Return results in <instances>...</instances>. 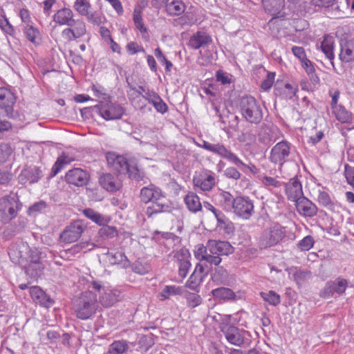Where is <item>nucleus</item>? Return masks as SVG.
I'll return each instance as SVG.
<instances>
[{"instance_id":"obj_2","label":"nucleus","mask_w":354,"mask_h":354,"mask_svg":"<svg viewBox=\"0 0 354 354\" xmlns=\"http://www.w3.org/2000/svg\"><path fill=\"white\" fill-rule=\"evenodd\" d=\"M99 307L97 295L91 290L84 291L73 301V310L77 318L86 320L95 313Z\"/></svg>"},{"instance_id":"obj_31","label":"nucleus","mask_w":354,"mask_h":354,"mask_svg":"<svg viewBox=\"0 0 354 354\" xmlns=\"http://www.w3.org/2000/svg\"><path fill=\"white\" fill-rule=\"evenodd\" d=\"M334 45L335 39L333 37L327 35L324 37L320 46L322 51L325 55L326 57L330 60L333 68H335V64L333 62L335 59Z\"/></svg>"},{"instance_id":"obj_11","label":"nucleus","mask_w":354,"mask_h":354,"mask_svg":"<svg viewBox=\"0 0 354 354\" xmlns=\"http://www.w3.org/2000/svg\"><path fill=\"white\" fill-rule=\"evenodd\" d=\"M348 287V281L344 278L337 277L335 280H330L326 283L324 287L320 291V297L324 299H330L335 294L342 295Z\"/></svg>"},{"instance_id":"obj_36","label":"nucleus","mask_w":354,"mask_h":354,"mask_svg":"<svg viewBox=\"0 0 354 354\" xmlns=\"http://www.w3.org/2000/svg\"><path fill=\"white\" fill-rule=\"evenodd\" d=\"M133 19L136 28L140 32L142 39L146 41L149 40V35L148 30L143 22L140 10H138L136 9L134 10Z\"/></svg>"},{"instance_id":"obj_60","label":"nucleus","mask_w":354,"mask_h":354,"mask_svg":"<svg viewBox=\"0 0 354 354\" xmlns=\"http://www.w3.org/2000/svg\"><path fill=\"white\" fill-rule=\"evenodd\" d=\"M313 238L311 236H306L299 241L297 246L301 250L308 251L313 248Z\"/></svg>"},{"instance_id":"obj_8","label":"nucleus","mask_w":354,"mask_h":354,"mask_svg":"<svg viewBox=\"0 0 354 354\" xmlns=\"http://www.w3.org/2000/svg\"><path fill=\"white\" fill-rule=\"evenodd\" d=\"M94 109L106 120L120 119L124 113L122 106L111 103L109 100L101 102L99 104L95 105Z\"/></svg>"},{"instance_id":"obj_42","label":"nucleus","mask_w":354,"mask_h":354,"mask_svg":"<svg viewBox=\"0 0 354 354\" xmlns=\"http://www.w3.org/2000/svg\"><path fill=\"white\" fill-rule=\"evenodd\" d=\"M166 10L169 15L178 16L185 10V6L180 0H174L167 3Z\"/></svg>"},{"instance_id":"obj_48","label":"nucleus","mask_w":354,"mask_h":354,"mask_svg":"<svg viewBox=\"0 0 354 354\" xmlns=\"http://www.w3.org/2000/svg\"><path fill=\"white\" fill-rule=\"evenodd\" d=\"M106 255L111 264H120L124 261H128L127 257L122 251H108Z\"/></svg>"},{"instance_id":"obj_15","label":"nucleus","mask_w":354,"mask_h":354,"mask_svg":"<svg viewBox=\"0 0 354 354\" xmlns=\"http://www.w3.org/2000/svg\"><path fill=\"white\" fill-rule=\"evenodd\" d=\"M193 183L195 187L203 191H210L216 185V174L212 171L204 170L194 177Z\"/></svg>"},{"instance_id":"obj_39","label":"nucleus","mask_w":354,"mask_h":354,"mask_svg":"<svg viewBox=\"0 0 354 354\" xmlns=\"http://www.w3.org/2000/svg\"><path fill=\"white\" fill-rule=\"evenodd\" d=\"M131 343L126 340H115L109 346V354H124L127 353Z\"/></svg>"},{"instance_id":"obj_7","label":"nucleus","mask_w":354,"mask_h":354,"mask_svg":"<svg viewBox=\"0 0 354 354\" xmlns=\"http://www.w3.org/2000/svg\"><path fill=\"white\" fill-rule=\"evenodd\" d=\"M21 204L15 196H6L0 199V220L7 223L17 216Z\"/></svg>"},{"instance_id":"obj_16","label":"nucleus","mask_w":354,"mask_h":354,"mask_svg":"<svg viewBox=\"0 0 354 354\" xmlns=\"http://www.w3.org/2000/svg\"><path fill=\"white\" fill-rule=\"evenodd\" d=\"M29 251V246L26 243L19 241L12 243L8 248V255L15 263H23L27 259L26 254Z\"/></svg>"},{"instance_id":"obj_41","label":"nucleus","mask_w":354,"mask_h":354,"mask_svg":"<svg viewBox=\"0 0 354 354\" xmlns=\"http://www.w3.org/2000/svg\"><path fill=\"white\" fill-rule=\"evenodd\" d=\"M73 160V158L70 157L68 155L63 153L59 156L52 167L50 176H55L64 167V165L71 163Z\"/></svg>"},{"instance_id":"obj_18","label":"nucleus","mask_w":354,"mask_h":354,"mask_svg":"<svg viewBox=\"0 0 354 354\" xmlns=\"http://www.w3.org/2000/svg\"><path fill=\"white\" fill-rule=\"evenodd\" d=\"M83 227L78 222L72 223L66 226L60 234L61 240L66 243H71L77 241L83 232Z\"/></svg>"},{"instance_id":"obj_38","label":"nucleus","mask_w":354,"mask_h":354,"mask_svg":"<svg viewBox=\"0 0 354 354\" xmlns=\"http://www.w3.org/2000/svg\"><path fill=\"white\" fill-rule=\"evenodd\" d=\"M128 98L132 105L136 109L140 110L142 113H146L151 111V108L147 105V101H145L143 96H136L135 95H131V93L128 94Z\"/></svg>"},{"instance_id":"obj_28","label":"nucleus","mask_w":354,"mask_h":354,"mask_svg":"<svg viewBox=\"0 0 354 354\" xmlns=\"http://www.w3.org/2000/svg\"><path fill=\"white\" fill-rule=\"evenodd\" d=\"M212 42L211 37L205 32L198 31L189 39L188 46L193 49H198Z\"/></svg>"},{"instance_id":"obj_43","label":"nucleus","mask_w":354,"mask_h":354,"mask_svg":"<svg viewBox=\"0 0 354 354\" xmlns=\"http://www.w3.org/2000/svg\"><path fill=\"white\" fill-rule=\"evenodd\" d=\"M41 170L37 167H34L30 169H25L22 171L21 175L20 176V180H23V178L25 177L28 180H29L30 183H37L39 178H41Z\"/></svg>"},{"instance_id":"obj_62","label":"nucleus","mask_w":354,"mask_h":354,"mask_svg":"<svg viewBox=\"0 0 354 354\" xmlns=\"http://www.w3.org/2000/svg\"><path fill=\"white\" fill-rule=\"evenodd\" d=\"M261 182L266 187L278 188L282 185V183L278 180L276 178L268 176H263L262 178Z\"/></svg>"},{"instance_id":"obj_14","label":"nucleus","mask_w":354,"mask_h":354,"mask_svg":"<svg viewBox=\"0 0 354 354\" xmlns=\"http://www.w3.org/2000/svg\"><path fill=\"white\" fill-rule=\"evenodd\" d=\"M89 180V173L82 168H73L68 170L65 174L66 182L76 187L86 185Z\"/></svg>"},{"instance_id":"obj_54","label":"nucleus","mask_w":354,"mask_h":354,"mask_svg":"<svg viewBox=\"0 0 354 354\" xmlns=\"http://www.w3.org/2000/svg\"><path fill=\"white\" fill-rule=\"evenodd\" d=\"M126 174H128L131 179L136 181H140L144 178V174L138 169L133 162L129 166V169L126 171Z\"/></svg>"},{"instance_id":"obj_63","label":"nucleus","mask_w":354,"mask_h":354,"mask_svg":"<svg viewBox=\"0 0 354 354\" xmlns=\"http://www.w3.org/2000/svg\"><path fill=\"white\" fill-rule=\"evenodd\" d=\"M224 176L227 178L238 180L241 178V174L236 167H229L225 169Z\"/></svg>"},{"instance_id":"obj_1","label":"nucleus","mask_w":354,"mask_h":354,"mask_svg":"<svg viewBox=\"0 0 354 354\" xmlns=\"http://www.w3.org/2000/svg\"><path fill=\"white\" fill-rule=\"evenodd\" d=\"M234 252V248L229 242L209 240L205 247H198L196 257L201 261H205L210 265L218 266L222 259L221 256H227Z\"/></svg>"},{"instance_id":"obj_33","label":"nucleus","mask_w":354,"mask_h":354,"mask_svg":"<svg viewBox=\"0 0 354 354\" xmlns=\"http://www.w3.org/2000/svg\"><path fill=\"white\" fill-rule=\"evenodd\" d=\"M317 201L320 205L331 212H337L339 210L340 205L337 203L333 201L329 194L324 191L319 192L317 197Z\"/></svg>"},{"instance_id":"obj_4","label":"nucleus","mask_w":354,"mask_h":354,"mask_svg":"<svg viewBox=\"0 0 354 354\" xmlns=\"http://www.w3.org/2000/svg\"><path fill=\"white\" fill-rule=\"evenodd\" d=\"M231 315H226L219 324V328L227 342L234 346L241 347L246 340L248 331L230 324Z\"/></svg>"},{"instance_id":"obj_23","label":"nucleus","mask_w":354,"mask_h":354,"mask_svg":"<svg viewBox=\"0 0 354 354\" xmlns=\"http://www.w3.org/2000/svg\"><path fill=\"white\" fill-rule=\"evenodd\" d=\"M339 59L344 63L354 61V38L341 41Z\"/></svg>"},{"instance_id":"obj_24","label":"nucleus","mask_w":354,"mask_h":354,"mask_svg":"<svg viewBox=\"0 0 354 354\" xmlns=\"http://www.w3.org/2000/svg\"><path fill=\"white\" fill-rule=\"evenodd\" d=\"M86 32L84 21H77L73 27H68L62 32V36L68 41H73L83 37Z\"/></svg>"},{"instance_id":"obj_5","label":"nucleus","mask_w":354,"mask_h":354,"mask_svg":"<svg viewBox=\"0 0 354 354\" xmlns=\"http://www.w3.org/2000/svg\"><path fill=\"white\" fill-rule=\"evenodd\" d=\"M285 236V228L279 223H274L263 231L259 244L261 248H270L278 244Z\"/></svg>"},{"instance_id":"obj_35","label":"nucleus","mask_w":354,"mask_h":354,"mask_svg":"<svg viewBox=\"0 0 354 354\" xmlns=\"http://www.w3.org/2000/svg\"><path fill=\"white\" fill-rule=\"evenodd\" d=\"M184 201L187 209L192 212L196 213L202 209L199 197L192 192H189L185 196Z\"/></svg>"},{"instance_id":"obj_22","label":"nucleus","mask_w":354,"mask_h":354,"mask_svg":"<svg viewBox=\"0 0 354 354\" xmlns=\"http://www.w3.org/2000/svg\"><path fill=\"white\" fill-rule=\"evenodd\" d=\"M155 234L158 235L163 240L161 241L160 238L158 237V240L160 244L162 245L165 248V250H162V252H167L169 251L171 249H173L175 246L180 244L181 241V239L175 235L174 233L169 232H159L158 230L155 231Z\"/></svg>"},{"instance_id":"obj_27","label":"nucleus","mask_w":354,"mask_h":354,"mask_svg":"<svg viewBox=\"0 0 354 354\" xmlns=\"http://www.w3.org/2000/svg\"><path fill=\"white\" fill-rule=\"evenodd\" d=\"M99 183L102 188L110 192L119 190L122 184L117 177L111 174H104L99 179Z\"/></svg>"},{"instance_id":"obj_57","label":"nucleus","mask_w":354,"mask_h":354,"mask_svg":"<svg viewBox=\"0 0 354 354\" xmlns=\"http://www.w3.org/2000/svg\"><path fill=\"white\" fill-rule=\"evenodd\" d=\"M154 54L158 61L162 64L165 65V71L166 72H170L171 67L173 66V64L167 59L165 56L162 54L161 50L159 48H157L154 50Z\"/></svg>"},{"instance_id":"obj_45","label":"nucleus","mask_w":354,"mask_h":354,"mask_svg":"<svg viewBox=\"0 0 354 354\" xmlns=\"http://www.w3.org/2000/svg\"><path fill=\"white\" fill-rule=\"evenodd\" d=\"M117 301L116 295L109 290H105L99 297L100 303L106 308L113 306Z\"/></svg>"},{"instance_id":"obj_21","label":"nucleus","mask_w":354,"mask_h":354,"mask_svg":"<svg viewBox=\"0 0 354 354\" xmlns=\"http://www.w3.org/2000/svg\"><path fill=\"white\" fill-rule=\"evenodd\" d=\"M286 188V194L288 199L295 202V201L304 196L302 185L297 176L290 179V180L284 183Z\"/></svg>"},{"instance_id":"obj_29","label":"nucleus","mask_w":354,"mask_h":354,"mask_svg":"<svg viewBox=\"0 0 354 354\" xmlns=\"http://www.w3.org/2000/svg\"><path fill=\"white\" fill-rule=\"evenodd\" d=\"M216 204L221 206L224 210L230 212L232 209L235 198L226 191H220L214 196Z\"/></svg>"},{"instance_id":"obj_40","label":"nucleus","mask_w":354,"mask_h":354,"mask_svg":"<svg viewBox=\"0 0 354 354\" xmlns=\"http://www.w3.org/2000/svg\"><path fill=\"white\" fill-rule=\"evenodd\" d=\"M336 119L341 123H350L352 121L353 114L347 111L344 106L339 104V106L332 109Z\"/></svg>"},{"instance_id":"obj_25","label":"nucleus","mask_w":354,"mask_h":354,"mask_svg":"<svg viewBox=\"0 0 354 354\" xmlns=\"http://www.w3.org/2000/svg\"><path fill=\"white\" fill-rule=\"evenodd\" d=\"M140 197L141 201L146 204L165 198L162 191L153 185L142 187L140 190Z\"/></svg>"},{"instance_id":"obj_13","label":"nucleus","mask_w":354,"mask_h":354,"mask_svg":"<svg viewBox=\"0 0 354 354\" xmlns=\"http://www.w3.org/2000/svg\"><path fill=\"white\" fill-rule=\"evenodd\" d=\"M16 103V97L10 89L0 88V110L9 118H13L15 115L14 106Z\"/></svg>"},{"instance_id":"obj_53","label":"nucleus","mask_w":354,"mask_h":354,"mask_svg":"<svg viewBox=\"0 0 354 354\" xmlns=\"http://www.w3.org/2000/svg\"><path fill=\"white\" fill-rule=\"evenodd\" d=\"M187 305L189 308H195L202 303L201 297L195 292H187L185 294Z\"/></svg>"},{"instance_id":"obj_37","label":"nucleus","mask_w":354,"mask_h":354,"mask_svg":"<svg viewBox=\"0 0 354 354\" xmlns=\"http://www.w3.org/2000/svg\"><path fill=\"white\" fill-rule=\"evenodd\" d=\"M24 33L27 39L34 44H39L41 41L39 30L30 24H26L24 29Z\"/></svg>"},{"instance_id":"obj_46","label":"nucleus","mask_w":354,"mask_h":354,"mask_svg":"<svg viewBox=\"0 0 354 354\" xmlns=\"http://www.w3.org/2000/svg\"><path fill=\"white\" fill-rule=\"evenodd\" d=\"M83 214L86 218L100 225H105L107 223V219L105 216L93 209L86 208L84 209Z\"/></svg>"},{"instance_id":"obj_3","label":"nucleus","mask_w":354,"mask_h":354,"mask_svg":"<svg viewBox=\"0 0 354 354\" xmlns=\"http://www.w3.org/2000/svg\"><path fill=\"white\" fill-rule=\"evenodd\" d=\"M239 110L243 118L250 123L257 124L263 120V108L251 95H245L240 99Z\"/></svg>"},{"instance_id":"obj_12","label":"nucleus","mask_w":354,"mask_h":354,"mask_svg":"<svg viewBox=\"0 0 354 354\" xmlns=\"http://www.w3.org/2000/svg\"><path fill=\"white\" fill-rule=\"evenodd\" d=\"M234 213L243 219H249L254 214V203L248 196H237L233 206Z\"/></svg>"},{"instance_id":"obj_51","label":"nucleus","mask_w":354,"mask_h":354,"mask_svg":"<svg viewBox=\"0 0 354 354\" xmlns=\"http://www.w3.org/2000/svg\"><path fill=\"white\" fill-rule=\"evenodd\" d=\"M260 295L265 301L272 306H276L281 302L279 295L273 290H270L268 292H261Z\"/></svg>"},{"instance_id":"obj_55","label":"nucleus","mask_w":354,"mask_h":354,"mask_svg":"<svg viewBox=\"0 0 354 354\" xmlns=\"http://www.w3.org/2000/svg\"><path fill=\"white\" fill-rule=\"evenodd\" d=\"M203 279V277L201 275L197 274L195 272H193L188 281H187V286L189 289L195 290L200 286Z\"/></svg>"},{"instance_id":"obj_52","label":"nucleus","mask_w":354,"mask_h":354,"mask_svg":"<svg viewBox=\"0 0 354 354\" xmlns=\"http://www.w3.org/2000/svg\"><path fill=\"white\" fill-rule=\"evenodd\" d=\"M285 0H262L264 8L269 11H279L284 6Z\"/></svg>"},{"instance_id":"obj_59","label":"nucleus","mask_w":354,"mask_h":354,"mask_svg":"<svg viewBox=\"0 0 354 354\" xmlns=\"http://www.w3.org/2000/svg\"><path fill=\"white\" fill-rule=\"evenodd\" d=\"M0 28L6 34L12 35L15 32L13 26L4 15H0Z\"/></svg>"},{"instance_id":"obj_34","label":"nucleus","mask_w":354,"mask_h":354,"mask_svg":"<svg viewBox=\"0 0 354 354\" xmlns=\"http://www.w3.org/2000/svg\"><path fill=\"white\" fill-rule=\"evenodd\" d=\"M227 160L234 164L238 169L243 171L249 170L252 174H256L258 172L257 167L252 163L249 165L244 163L234 153L231 151Z\"/></svg>"},{"instance_id":"obj_49","label":"nucleus","mask_w":354,"mask_h":354,"mask_svg":"<svg viewBox=\"0 0 354 354\" xmlns=\"http://www.w3.org/2000/svg\"><path fill=\"white\" fill-rule=\"evenodd\" d=\"M182 294V288L176 286H165L160 292L161 300L169 299L171 296Z\"/></svg>"},{"instance_id":"obj_47","label":"nucleus","mask_w":354,"mask_h":354,"mask_svg":"<svg viewBox=\"0 0 354 354\" xmlns=\"http://www.w3.org/2000/svg\"><path fill=\"white\" fill-rule=\"evenodd\" d=\"M212 294L214 297L223 300L232 299L235 297L234 292L231 289L224 287L212 290Z\"/></svg>"},{"instance_id":"obj_32","label":"nucleus","mask_w":354,"mask_h":354,"mask_svg":"<svg viewBox=\"0 0 354 354\" xmlns=\"http://www.w3.org/2000/svg\"><path fill=\"white\" fill-rule=\"evenodd\" d=\"M163 199L164 198H162L160 200H155L150 202L151 205L147 207L145 211V214L147 217L150 218L155 214L162 212H169L170 211V206L164 203L162 201Z\"/></svg>"},{"instance_id":"obj_9","label":"nucleus","mask_w":354,"mask_h":354,"mask_svg":"<svg viewBox=\"0 0 354 354\" xmlns=\"http://www.w3.org/2000/svg\"><path fill=\"white\" fill-rule=\"evenodd\" d=\"M26 257L27 259H24V262H27L28 264L25 266V272L32 279H36L41 274L44 268L40 261V253L37 249L29 248Z\"/></svg>"},{"instance_id":"obj_64","label":"nucleus","mask_w":354,"mask_h":354,"mask_svg":"<svg viewBox=\"0 0 354 354\" xmlns=\"http://www.w3.org/2000/svg\"><path fill=\"white\" fill-rule=\"evenodd\" d=\"M127 50L129 52L131 55H134L137 53H145V50L144 48L140 45H138L135 41H131L127 44L126 46Z\"/></svg>"},{"instance_id":"obj_50","label":"nucleus","mask_w":354,"mask_h":354,"mask_svg":"<svg viewBox=\"0 0 354 354\" xmlns=\"http://www.w3.org/2000/svg\"><path fill=\"white\" fill-rule=\"evenodd\" d=\"M217 227L222 229L228 234L233 233L234 230V224L224 214L217 220Z\"/></svg>"},{"instance_id":"obj_30","label":"nucleus","mask_w":354,"mask_h":354,"mask_svg":"<svg viewBox=\"0 0 354 354\" xmlns=\"http://www.w3.org/2000/svg\"><path fill=\"white\" fill-rule=\"evenodd\" d=\"M199 147L205 149V150L215 153L220 157L227 160L229 154L231 153V150L225 147L223 144H212L205 140H203L202 145H198Z\"/></svg>"},{"instance_id":"obj_6","label":"nucleus","mask_w":354,"mask_h":354,"mask_svg":"<svg viewBox=\"0 0 354 354\" xmlns=\"http://www.w3.org/2000/svg\"><path fill=\"white\" fill-rule=\"evenodd\" d=\"M290 143L286 140L277 143L271 149L270 160L279 166L281 174H283V166L291 160Z\"/></svg>"},{"instance_id":"obj_58","label":"nucleus","mask_w":354,"mask_h":354,"mask_svg":"<svg viewBox=\"0 0 354 354\" xmlns=\"http://www.w3.org/2000/svg\"><path fill=\"white\" fill-rule=\"evenodd\" d=\"M173 252L174 253V258L178 263L184 261H189L191 257L189 250L186 248H181Z\"/></svg>"},{"instance_id":"obj_19","label":"nucleus","mask_w":354,"mask_h":354,"mask_svg":"<svg viewBox=\"0 0 354 354\" xmlns=\"http://www.w3.org/2000/svg\"><path fill=\"white\" fill-rule=\"evenodd\" d=\"M106 160L109 165L119 174H126V171L129 169V166L133 162V161H128L123 156L116 155L113 153H109L106 156Z\"/></svg>"},{"instance_id":"obj_44","label":"nucleus","mask_w":354,"mask_h":354,"mask_svg":"<svg viewBox=\"0 0 354 354\" xmlns=\"http://www.w3.org/2000/svg\"><path fill=\"white\" fill-rule=\"evenodd\" d=\"M214 272L212 275L214 282L217 284H225L228 280V272L223 266H215Z\"/></svg>"},{"instance_id":"obj_17","label":"nucleus","mask_w":354,"mask_h":354,"mask_svg":"<svg viewBox=\"0 0 354 354\" xmlns=\"http://www.w3.org/2000/svg\"><path fill=\"white\" fill-rule=\"evenodd\" d=\"M53 21L59 26L68 27H73L77 21H84L81 19H75L73 12L67 8L58 10L53 16Z\"/></svg>"},{"instance_id":"obj_10","label":"nucleus","mask_w":354,"mask_h":354,"mask_svg":"<svg viewBox=\"0 0 354 354\" xmlns=\"http://www.w3.org/2000/svg\"><path fill=\"white\" fill-rule=\"evenodd\" d=\"M80 1L78 4H73L75 10L81 16L86 17L88 22L95 26L101 25L104 20L102 12L99 11H90L91 5L89 0H81Z\"/></svg>"},{"instance_id":"obj_20","label":"nucleus","mask_w":354,"mask_h":354,"mask_svg":"<svg viewBox=\"0 0 354 354\" xmlns=\"http://www.w3.org/2000/svg\"><path fill=\"white\" fill-rule=\"evenodd\" d=\"M295 202L297 211L301 216L313 217L317 214V207L306 197H300V198Z\"/></svg>"},{"instance_id":"obj_61","label":"nucleus","mask_w":354,"mask_h":354,"mask_svg":"<svg viewBox=\"0 0 354 354\" xmlns=\"http://www.w3.org/2000/svg\"><path fill=\"white\" fill-rule=\"evenodd\" d=\"M157 112L162 114L165 113L168 111L167 104L162 100L160 95L151 103Z\"/></svg>"},{"instance_id":"obj_56","label":"nucleus","mask_w":354,"mask_h":354,"mask_svg":"<svg viewBox=\"0 0 354 354\" xmlns=\"http://www.w3.org/2000/svg\"><path fill=\"white\" fill-rule=\"evenodd\" d=\"M12 153L10 145L7 143L0 144V164L5 162Z\"/></svg>"},{"instance_id":"obj_26","label":"nucleus","mask_w":354,"mask_h":354,"mask_svg":"<svg viewBox=\"0 0 354 354\" xmlns=\"http://www.w3.org/2000/svg\"><path fill=\"white\" fill-rule=\"evenodd\" d=\"M30 294L34 301L40 306L49 308L54 304L53 299L38 286L31 287Z\"/></svg>"}]
</instances>
